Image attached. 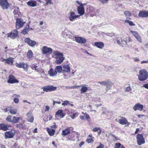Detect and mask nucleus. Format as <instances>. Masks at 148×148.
Returning a JSON list of instances; mask_svg holds the SVG:
<instances>
[{
	"mask_svg": "<svg viewBox=\"0 0 148 148\" xmlns=\"http://www.w3.org/2000/svg\"><path fill=\"white\" fill-rule=\"evenodd\" d=\"M53 52L55 58L56 59H58L56 61V63L57 64H61L65 59V58L63 57V54L57 51H55Z\"/></svg>",
	"mask_w": 148,
	"mask_h": 148,
	"instance_id": "f257e3e1",
	"label": "nucleus"
},
{
	"mask_svg": "<svg viewBox=\"0 0 148 148\" xmlns=\"http://www.w3.org/2000/svg\"><path fill=\"white\" fill-rule=\"evenodd\" d=\"M138 77L140 81L146 80L148 77V72L144 69H142L139 71Z\"/></svg>",
	"mask_w": 148,
	"mask_h": 148,
	"instance_id": "f03ea898",
	"label": "nucleus"
},
{
	"mask_svg": "<svg viewBox=\"0 0 148 148\" xmlns=\"http://www.w3.org/2000/svg\"><path fill=\"white\" fill-rule=\"evenodd\" d=\"M16 133V131L14 130L6 132L5 133L4 137L5 139L12 138Z\"/></svg>",
	"mask_w": 148,
	"mask_h": 148,
	"instance_id": "7ed1b4c3",
	"label": "nucleus"
},
{
	"mask_svg": "<svg viewBox=\"0 0 148 148\" xmlns=\"http://www.w3.org/2000/svg\"><path fill=\"white\" fill-rule=\"evenodd\" d=\"M18 35V32L16 29H14L7 34V37L13 39L16 38Z\"/></svg>",
	"mask_w": 148,
	"mask_h": 148,
	"instance_id": "20e7f679",
	"label": "nucleus"
},
{
	"mask_svg": "<svg viewBox=\"0 0 148 148\" xmlns=\"http://www.w3.org/2000/svg\"><path fill=\"white\" fill-rule=\"evenodd\" d=\"M42 89L44 92H48L56 90L57 87L54 86L52 85L46 86L43 87Z\"/></svg>",
	"mask_w": 148,
	"mask_h": 148,
	"instance_id": "39448f33",
	"label": "nucleus"
},
{
	"mask_svg": "<svg viewBox=\"0 0 148 148\" xmlns=\"http://www.w3.org/2000/svg\"><path fill=\"white\" fill-rule=\"evenodd\" d=\"M137 142L138 144L140 145L145 143L144 139L142 135L138 134L136 136Z\"/></svg>",
	"mask_w": 148,
	"mask_h": 148,
	"instance_id": "423d86ee",
	"label": "nucleus"
},
{
	"mask_svg": "<svg viewBox=\"0 0 148 148\" xmlns=\"http://www.w3.org/2000/svg\"><path fill=\"white\" fill-rule=\"evenodd\" d=\"M0 5L3 9H6L9 7L7 0H0Z\"/></svg>",
	"mask_w": 148,
	"mask_h": 148,
	"instance_id": "0eeeda50",
	"label": "nucleus"
},
{
	"mask_svg": "<svg viewBox=\"0 0 148 148\" xmlns=\"http://www.w3.org/2000/svg\"><path fill=\"white\" fill-rule=\"evenodd\" d=\"M25 23V22L23 21L22 19L17 18L16 25V28L19 29L21 28L23 26Z\"/></svg>",
	"mask_w": 148,
	"mask_h": 148,
	"instance_id": "6e6552de",
	"label": "nucleus"
},
{
	"mask_svg": "<svg viewBox=\"0 0 148 148\" xmlns=\"http://www.w3.org/2000/svg\"><path fill=\"white\" fill-rule=\"evenodd\" d=\"M52 52V49L50 47H48L46 46L43 47L42 49V52L43 54H51Z\"/></svg>",
	"mask_w": 148,
	"mask_h": 148,
	"instance_id": "1a4fd4ad",
	"label": "nucleus"
},
{
	"mask_svg": "<svg viewBox=\"0 0 148 148\" xmlns=\"http://www.w3.org/2000/svg\"><path fill=\"white\" fill-rule=\"evenodd\" d=\"M25 42L32 47L34 46L36 44V42L35 41L32 40L29 38H26L25 39Z\"/></svg>",
	"mask_w": 148,
	"mask_h": 148,
	"instance_id": "9d476101",
	"label": "nucleus"
},
{
	"mask_svg": "<svg viewBox=\"0 0 148 148\" xmlns=\"http://www.w3.org/2000/svg\"><path fill=\"white\" fill-rule=\"evenodd\" d=\"M75 39L76 42L80 44H85L86 42V39L83 37H76Z\"/></svg>",
	"mask_w": 148,
	"mask_h": 148,
	"instance_id": "9b49d317",
	"label": "nucleus"
},
{
	"mask_svg": "<svg viewBox=\"0 0 148 148\" xmlns=\"http://www.w3.org/2000/svg\"><path fill=\"white\" fill-rule=\"evenodd\" d=\"M27 116V121L31 123L33 122L34 118L32 113L31 112H29L26 114Z\"/></svg>",
	"mask_w": 148,
	"mask_h": 148,
	"instance_id": "f8f14e48",
	"label": "nucleus"
},
{
	"mask_svg": "<svg viewBox=\"0 0 148 148\" xmlns=\"http://www.w3.org/2000/svg\"><path fill=\"white\" fill-rule=\"evenodd\" d=\"M133 108L135 111L138 110L141 111L143 108V105L139 103H137L135 105Z\"/></svg>",
	"mask_w": 148,
	"mask_h": 148,
	"instance_id": "ddd939ff",
	"label": "nucleus"
},
{
	"mask_svg": "<svg viewBox=\"0 0 148 148\" xmlns=\"http://www.w3.org/2000/svg\"><path fill=\"white\" fill-rule=\"evenodd\" d=\"M79 16V15H75V12H71L69 16V19L70 21H73L74 19L78 18Z\"/></svg>",
	"mask_w": 148,
	"mask_h": 148,
	"instance_id": "4468645a",
	"label": "nucleus"
},
{
	"mask_svg": "<svg viewBox=\"0 0 148 148\" xmlns=\"http://www.w3.org/2000/svg\"><path fill=\"white\" fill-rule=\"evenodd\" d=\"M118 122L121 125H126L128 126L130 124V123L128 122L127 119L124 117H122L119 120Z\"/></svg>",
	"mask_w": 148,
	"mask_h": 148,
	"instance_id": "2eb2a0df",
	"label": "nucleus"
},
{
	"mask_svg": "<svg viewBox=\"0 0 148 148\" xmlns=\"http://www.w3.org/2000/svg\"><path fill=\"white\" fill-rule=\"evenodd\" d=\"M16 66L18 68H22L24 69V71H28V65L27 64L24 63L18 64L16 65Z\"/></svg>",
	"mask_w": 148,
	"mask_h": 148,
	"instance_id": "dca6fc26",
	"label": "nucleus"
},
{
	"mask_svg": "<svg viewBox=\"0 0 148 148\" xmlns=\"http://www.w3.org/2000/svg\"><path fill=\"white\" fill-rule=\"evenodd\" d=\"M8 83L13 84L18 83V81L15 79L14 76L11 75L10 76L9 78L8 81Z\"/></svg>",
	"mask_w": 148,
	"mask_h": 148,
	"instance_id": "f3484780",
	"label": "nucleus"
},
{
	"mask_svg": "<svg viewBox=\"0 0 148 148\" xmlns=\"http://www.w3.org/2000/svg\"><path fill=\"white\" fill-rule=\"evenodd\" d=\"M138 16L141 17H148V11H141L138 14Z\"/></svg>",
	"mask_w": 148,
	"mask_h": 148,
	"instance_id": "a211bd4d",
	"label": "nucleus"
},
{
	"mask_svg": "<svg viewBox=\"0 0 148 148\" xmlns=\"http://www.w3.org/2000/svg\"><path fill=\"white\" fill-rule=\"evenodd\" d=\"M130 32L139 42H141V38L137 32L132 31H131Z\"/></svg>",
	"mask_w": 148,
	"mask_h": 148,
	"instance_id": "6ab92c4d",
	"label": "nucleus"
},
{
	"mask_svg": "<svg viewBox=\"0 0 148 148\" xmlns=\"http://www.w3.org/2000/svg\"><path fill=\"white\" fill-rule=\"evenodd\" d=\"M9 125L4 123L0 124V130H2L4 131H6L8 129Z\"/></svg>",
	"mask_w": 148,
	"mask_h": 148,
	"instance_id": "aec40b11",
	"label": "nucleus"
},
{
	"mask_svg": "<svg viewBox=\"0 0 148 148\" xmlns=\"http://www.w3.org/2000/svg\"><path fill=\"white\" fill-rule=\"evenodd\" d=\"M77 11L80 15L82 16L84 13V8L83 6H79L78 7Z\"/></svg>",
	"mask_w": 148,
	"mask_h": 148,
	"instance_id": "412c9836",
	"label": "nucleus"
},
{
	"mask_svg": "<svg viewBox=\"0 0 148 148\" xmlns=\"http://www.w3.org/2000/svg\"><path fill=\"white\" fill-rule=\"evenodd\" d=\"M95 45L97 47L100 49H102L104 46V44L103 42H97L95 43Z\"/></svg>",
	"mask_w": 148,
	"mask_h": 148,
	"instance_id": "4be33fe9",
	"label": "nucleus"
},
{
	"mask_svg": "<svg viewBox=\"0 0 148 148\" xmlns=\"http://www.w3.org/2000/svg\"><path fill=\"white\" fill-rule=\"evenodd\" d=\"M57 116H59L60 118H62L64 117V115L63 113V111L62 110H58L56 113V117H57Z\"/></svg>",
	"mask_w": 148,
	"mask_h": 148,
	"instance_id": "5701e85b",
	"label": "nucleus"
},
{
	"mask_svg": "<svg viewBox=\"0 0 148 148\" xmlns=\"http://www.w3.org/2000/svg\"><path fill=\"white\" fill-rule=\"evenodd\" d=\"M48 74L50 76H53L57 74V71L56 69L53 70V69H51L48 71Z\"/></svg>",
	"mask_w": 148,
	"mask_h": 148,
	"instance_id": "b1692460",
	"label": "nucleus"
},
{
	"mask_svg": "<svg viewBox=\"0 0 148 148\" xmlns=\"http://www.w3.org/2000/svg\"><path fill=\"white\" fill-rule=\"evenodd\" d=\"M27 4L29 6L34 7L37 6V3L36 1H30L27 3Z\"/></svg>",
	"mask_w": 148,
	"mask_h": 148,
	"instance_id": "393cba45",
	"label": "nucleus"
},
{
	"mask_svg": "<svg viewBox=\"0 0 148 148\" xmlns=\"http://www.w3.org/2000/svg\"><path fill=\"white\" fill-rule=\"evenodd\" d=\"M63 71L65 72H70V67L68 64H66L63 66Z\"/></svg>",
	"mask_w": 148,
	"mask_h": 148,
	"instance_id": "a878e982",
	"label": "nucleus"
},
{
	"mask_svg": "<svg viewBox=\"0 0 148 148\" xmlns=\"http://www.w3.org/2000/svg\"><path fill=\"white\" fill-rule=\"evenodd\" d=\"M47 131L49 135L50 136H53L55 132V130L54 129H50L48 127L47 128Z\"/></svg>",
	"mask_w": 148,
	"mask_h": 148,
	"instance_id": "bb28decb",
	"label": "nucleus"
},
{
	"mask_svg": "<svg viewBox=\"0 0 148 148\" xmlns=\"http://www.w3.org/2000/svg\"><path fill=\"white\" fill-rule=\"evenodd\" d=\"M79 86V87L82 86V88L80 90L81 94L84 93L87 91L88 90V88L85 86V85H82Z\"/></svg>",
	"mask_w": 148,
	"mask_h": 148,
	"instance_id": "cd10ccee",
	"label": "nucleus"
},
{
	"mask_svg": "<svg viewBox=\"0 0 148 148\" xmlns=\"http://www.w3.org/2000/svg\"><path fill=\"white\" fill-rule=\"evenodd\" d=\"M112 85V83L111 81H110L109 80H107V84L106 85V90L108 91L110 90L111 88Z\"/></svg>",
	"mask_w": 148,
	"mask_h": 148,
	"instance_id": "c85d7f7f",
	"label": "nucleus"
},
{
	"mask_svg": "<svg viewBox=\"0 0 148 148\" xmlns=\"http://www.w3.org/2000/svg\"><path fill=\"white\" fill-rule=\"evenodd\" d=\"M29 31V25H27L22 31L21 33L24 35L26 34Z\"/></svg>",
	"mask_w": 148,
	"mask_h": 148,
	"instance_id": "c756f323",
	"label": "nucleus"
},
{
	"mask_svg": "<svg viewBox=\"0 0 148 148\" xmlns=\"http://www.w3.org/2000/svg\"><path fill=\"white\" fill-rule=\"evenodd\" d=\"M21 119V117L15 116H12V123H17L18 122L19 120Z\"/></svg>",
	"mask_w": 148,
	"mask_h": 148,
	"instance_id": "7c9ffc66",
	"label": "nucleus"
},
{
	"mask_svg": "<svg viewBox=\"0 0 148 148\" xmlns=\"http://www.w3.org/2000/svg\"><path fill=\"white\" fill-rule=\"evenodd\" d=\"M13 58L11 57H10L9 58L6 59L5 63L12 65L13 64Z\"/></svg>",
	"mask_w": 148,
	"mask_h": 148,
	"instance_id": "2f4dec72",
	"label": "nucleus"
},
{
	"mask_svg": "<svg viewBox=\"0 0 148 148\" xmlns=\"http://www.w3.org/2000/svg\"><path fill=\"white\" fill-rule=\"evenodd\" d=\"M9 111L10 113L12 114H16L17 112V109L14 108H12L10 109Z\"/></svg>",
	"mask_w": 148,
	"mask_h": 148,
	"instance_id": "473e14b6",
	"label": "nucleus"
},
{
	"mask_svg": "<svg viewBox=\"0 0 148 148\" xmlns=\"http://www.w3.org/2000/svg\"><path fill=\"white\" fill-rule=\"evenodd\" d=\"M70 130L68 129H66L62 131V135L66 136L69 134L70 132Z\"/></svg>",
	"mask_w": 148,
	"mask_h": 148,
	"instance_id": "72a5a7b5",
	"label": "nucleus"
},
{
	"mask_svg": "<svg viewBox=\"0 0 148 148\" xmlns=\"http://www.w3.org/2000/svg\"><path fill=\"white\" fill-rule=\"evenodd\" d=\"M16 127L19 128L23 129L25 127V125L23 123H20L16 125Z\"/></svg>",
	"mask_w": 148,
	"mask_h": 148,
	"instance_id": "f704fd0d",
	"label": "nucleus"
},
{
	"mask_svg": "<svg viewBox=\"0 0 148 148\" xmlns=\"http://www.w3.org/2000/svg\"><path fill=\"white\" fill-rule=\"evenodd\" d=\"M12 116L8 115L6 118V121L8 122H10L12 123Z\"/></svg>",
	"mask_w": 148,
	"mask_h": 148,
	"instance_id": "c9c22d12",
	"label": "nucleus"
},
{
	"mask_svg": "<svg viewBox=\"0 0 148 148\" xmlns=\"http://www.w3.org/2000/svg\"><path fill=\"white\" fill-rule=\"evenodd\" d=\"M31 67L32 69L33 70H35L37 72H38L39 71V70L38 68H37V66H36L35 64H32L31 66Z\"/></svg>",
	"mask_w": 148,
	"mask_h": 148,
	"instance_id": "e433bc0d",
	"label": "nucleus"
},
{
	"mask_svg": "<svg viewBox=\"0 0 148 148\" xmlns=\"http://www.w3.org/2000/svg\"><path fill=\"white\" fill-rule=\"evenodd\" d=\"M115 147V148H125L123 145L119 143H116Z\"/></svg>",
	"mask_w": 148,
	"mask_h": 148,
	"instance_id": "4c0bfd02",
	"label": "nucleus"
},
{
	"mask_svg": "<svg viewBox=\"0 0 148 148\" xmlns=\"http://www.w3.org/2000/svg\"><path fill=\"white\" fill-rule=\"evenodd\" d=\"M121 45L123 47H126V45H127L126 42L124 40H123L122 39H121Z\"/></svg>",
	"mask_w": 148,
	"mask_h": 148,
	"instance_id": "58836bf2",
	"label": "nucleus"
},
{
	"mask_svg": "<svg viewBox=\"0 0 148 148\" xmlns=\"http://www.w3.org/2000/svg\"><path fill=\"white\" fill-rule=\"evenodd\" d=\"M56 69L57 70L58 73H60L61 72L62 69V67L61 66H57L56 67Z\"/></svg>",
	"mask_w": 148,
	"mask_h": 148,
	"instance_id": "ea45409f",
	"label": "nucleus"
},
{
	"mask_svg": "<svg viewBox=\"0 0 148 148\" xmlns=\"http://www.w3.org/2000/svg\"><path fill=\"white\" fill-rule=\"evenodd\" d=\"M13 13L15 14H17L19 15L20 13L19 11V9L18 7H17L16 9L14 10L13 12Z\"/></svg>",
	"mask_w": 148,
	"mask_h": 148,
	"instance_id": "a19ab883",
	"label": "nucleus"
},
{
	"mask_svg": "<svg viewBox=\"0 0 148 148\" xmlns=\"http://www.w3.org/2000/svg\"><path fill=\"white\" fill-rule=\"evenodd\" d=\"M33 53L31 50L28 51V53L27 54V56L29 58H31L32 56Z\"/></svg>",
	"mask_w": 148,
	"mask_h": 148,
	"instance_id": "79ce46f5",
	"label": "nucleus"
},
{
	"mask_svg": "<svg viewBox=\"0 0 148 148\" xmlns=\"http://www.w3.org/2000/svg\"><path fill=\"white\" fill-rule=\"evenodd\" d=\"M125 23H128L130 26H134L135 24L133 23L131 21L129 20H125Z\"/></svg>",
	"mask_w": 148,
	"mask_h": 148,
	"instance_id": "37998d69",
	"label": "nucleus"
},
{
	"mask_svg": "<svg viewBox=\"0 0 148 148\" xmlns=\"http://www.w3.org/2000/svg\"><path fill=\"white\" fill-rule=\"evenodd\" d=\"M125 15L126 16H129L131 15V13L129 11H126L124 12Z\"/></svg>",
	"mask_w": 148,
	"mask_h": 148,
	"instance_id": "c03bdc74",
	"label": "nucleus"
},
{
	"mask_svg": "<svg viewBox=\"0 0 148 148\" xmlns=\"http://www.w3.org/2000/svg\"><path fill=\"white\" fill-rule=\"evenodd\" d=\"M107 80H106L104 81L99 82L97 83L102 85L106 86L107 84Z\"/></svg>",
	"mask_w": 148,
	"mask_h": 148,
	"instance_id": "a18cd8bd",
	"label": "nucleus"
},
{
	"mask_svg": "<svg viewBox=\"0 0 148 148\" xmlns=\"http://www.w3.org/2000/svg\"><path fill=\"white\" fill-rule=\"evenodd\" d=\"M80 86H66V88L67 89H74L77 88L78 87H79Z\"/></svg>",
	"mask_w": 148,
	"mask_h": 148,
	"instance_id": "49530a36",
	"label": "nucleus"
},
{
	"mask_svg": "<svg viewBox=\"0 0 148 148\" xmlns=\"http://www.w3.org/2000/svg\"><path fill=\"white\" fill-rule=\"evenodd\" d=\"M132 89L130 86H128L126 87L125 92H130L131 91Z\"/></svg>",
	"mask_w": 148,
	"mask_h": 148,
	"instance_id": "de8ad7c7",
	"label": "nucleus"
},
{
	"mask_svg": "<svg viewBox=\"0 0 148 148\" xmlns=\"http://www.w3.org/2000/svg\"><path fill=\"white\" fill-rule=\"evenodd\" d=\"M12 97L14 99V98H19L20 97V95H19L14 94L12 95Z\"/></svg>",
	"mask_w": 148,
	"mask_h": 148,
	"instance_id": "09e8293b",
	"label": "nucleus"
},
{
	"mask_svg": "<svg viewBox=\"0 0 148 148\" xmlns=\"http://www.w3.org/2000/svg\"><path fill=\"white\" fill-rule=\"evenodd\" d=\"M100 130V128H98L97 127H95L93 128L92 129V131L93 132H96L97 131L99 130Z\"/></svg>",
	"mask_w": 148,
	"mask_h": 148,
	"instance_id": "8fccbe9b",
	"label": "nucleus"
},
{
	"mask_svg": "<svg viewBox=\"0 0 148 148\" xmlns=\"http://www.w3.org/2000/svg\"><path fill=\"white\" fill-rule=\"evenodd\" d=\"M69 101H65L62 103V105L63 106H66L68 104H69Z\"/></svg>",
	"mask_w": 148,
	"mask_h": 148,
	"instance_id": "3c124183",
	"label": "nucleus"
},
{
	"mask_svg": "<svg viewBox=\"0 0 148 148\" xmlns=\"http://www.w3.org/2000/svg\"><path fill=\"white\" fill-rule=\"evenodd\" d=\"M86 141L88 143H90L92 142V143L93 142V140L92 138H89L87 139Z\"/></svg>",
	"mask_w": 148,
	"mask_h": 148,
	"instance_id": "603ef678",
	"label": "nucleus"
},
{
	"mask_svg": "<svg viewBox=\"0 0 148 148\" xmlns=\"http://www.w3.org/2000/svg\"><path fill=\"white\" fill-rule=\"evenodd\" d=\"M77 113H75L73 114V115L71 116V118L73 119H74L77 116Z\"/></svg>",
	"mask_w": 148,
	"mask_h": 148,
	"instance_id": "864d4df0",
	"label": "nucleus"
},
{
	"mask_svg": "<svg viewBox=\"0 0 148 148\" xmlns=\"http://www.w3.org/2000/svg\"><path fill=\"white\" fill-rule=\"evenodd\" d=\"M14 102L16 103H18L19 102V100L18 98H14Z\"/></svg>",
	"mask_w": 148,
	"mask_h": 148,
	"instance_id": "5fc2aeb1",
	"label": "nucleus"
},
{
	"mask_svg": "<svg viewBox=\"0 0 148 148\" xmlns=\"http://www.w3.org/2000/svg\"><path fill=\"white\" fill-rule=\"evenodd\" d=\"M144 63H148V60H143L142 61L140 62L141 64H143Z\"/></svg>",
	"mask_w": 148,
	"mask_h": 148,
	"instance_id": "6e6d98bb",
	"label": "nucleus"
},
{
	"mask_svg": "<svg viewBox=\"0 0 148 148\" xmlns=\"http://www.w3.org/2000/svg\"><path fill=\"white\" fill-rule=\"evenodd\" d=\"M142 87H144L148 89V84H144Z\"/></svg>",
	"mask_w": 148,
	"mask_h": 148,
	"instance_id": "4d7b16f0",
	"label": "nucleus"
},
{
	"mask_svg": "<svg viewBox=\"0 0 148 148\" xmlns=\"http://www.w3.org/2000/svg\"><path fill=\"white\" fill-rule=\"evenodd\" d=\"M134 61L135 62H138L140 61V60L138 58H135L133 59Z\"/></svg>",
	"mask_w": 148,
	"mask_h": 148,
	"instance_id": "13d9d810",
	"label": "nucleus"
},
{
	"mask_svg": "<svg viewBox=\"0 0 148 148\" xmlns=\"http://www.w3.org/2000/svg\"><path fill=\"white\" fill-rule=\"evenodd\" d=\"M84 116L86 118V119L87 120L88 119H90L89 115L85 113V114Z\"/></svg>",
	"mask_w": 148,
	"mask_h": 148,
	"instance_id": "bf43d9fd",
	"label": "nucleus"
},
{
	"mask_svg": "<svg viewBox=\"0 0 148 148\" xmlns=\"http://www.w3.org/2000/svg\"><path fill=\"white\" fill-rule=\"evenodd\" d=\"M51 128H52V129H53V128H55V129L57 127L56 126V124L55 123H53V125L51 126Z\"/></svg>",
	"mask_w": 148,
	"mask_h": 148,
	"instance_id": "052dcab7",
	"label": "nucleus"
},
{
	"mask_svg": "<svg viewBox=\"0 0 148 148\" xmlns=\"http://www.w3.org/2000/svg\"><path fill=\"white\" fill-rule=\"evenodd\" d=\"M138 117L139 118H140L141 117L143 118V117H145V115H140V114H138L137 115Z\"/></svg>",
	"mask_w": 148,
	"mask_h": 148,
	"instance_id": "680f3d73",
	"label": "nucleus"
},
{
	"mask_svg": "<svg viewBox=\"0 0 148 148\" xmlns=\"http://www.w3.org/2000/svg\"><path fill=\"white\" fill-rule=\"evenodd\" d=\"M45 108L46 110H45V112H46L47 111H48L49 109V107L48 106H45Z\"/></svg>",
	"mask_w": 148,
	"mask_h": 148,
	"instance_id": "e2e57ef3",
	"label": "nucleus"
},
{
	"mask_svg": "<svg viewBox=\"0 0 148 148\" xmlns=\"http://www.w3.org/2000/svg\"><path fill=\"white\" fill-rule=\"evenodd\" d=\"M104 146L102 144H100L99 146L97 147L96 148H103Z\"/></svg>",
	"mask_w": 148,
	"mask_h": 148,
	"instance_id": "0e129e2a",
	"label": "nucleus"
},
{
	"mask_svg": "<svg viewBox=\"0 0 148 148\" xmlns=\"http://www.w3.org/2000/svg\"><path fill=\"white\" fill-rule=\"evenodd\" d=\"M45 1L46 2L47 4H51L50 0H45Z\"/></svg>",
	"mask_w": 148,
	"mask_h": 148,
	"instance_id": "69168bd1",
	"label": "nucleus"
},
{
	"mask_svg": "<svg viewBox=\"0 0 148 148\" xmlns=\"http://www.w3.org/2000/svg\"><path fill=\"white\" fill-rule=\"evenodd\" d=\"M47 118L49 119V120H50L52 117V116L51 115H49L47 116Z\"/></svg>",
	"mask_w": 148,
	"mask_h": 148,
	"instance_id": "338daca9",
	"label": "nucleus"
},
{
	"mask_svg": "<svg viewBox=\"0 0 148 148\" xmlns=\"http://www.w3.org/2000/svg\"><path fill=\"white\" fill-rule=\"evenodd\" d=\"M84 143L83 141L81 142L79 144V146L80 147L82 145H83L84 144Z\"/></svg>",
	"mask_w": 148,
	"mask_h": 148,
	"instance_id": "774afa93",
	"label": "nucleus"
}]
</instances>
